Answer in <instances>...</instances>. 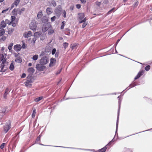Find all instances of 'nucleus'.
<instances>
[{"label":"nucleus","instance_id":"1","mask_svg":"<svg viewBox=\"0 0 152 152\" xmlns=\"http://www.w3.org/2000/svg\"><path fill=\"white\" fill-rule=\"evenodd\" d=\"M78 20L79 21V23H81L86 21V17H85L84 13H81L78 14Z\"/></svg>","mask_w":152,"mask_h":152},{"label":"nucleus","instance_id":"2","mask_svg":"<svg viewBox=\"0 0 152 152\" xmlns=\"http://www.w3.org/2000/svg\"><path fill=\"white\" fill-rule=\"evenodd\" d=\"M51 27V26L50 23H45L43 25L42 31L43 32L45 33Z\"/></svg>","mask_w":152,"mask_h":152},{"label":"nucleus","instance_id":"3","mask_svg":"<svg viewBox=\"0 0 152 152\" xmlns=\"http://www.w3.org/2000/svg\"><path fill=\"white\" fill-rule=\"evenodd\" d=\"M3 132L4 133H7L11 128V124L10 122L7 123L3 127Z\"/></svg>","mask_w":152,"mask_h":152},{"label":"nucleus","instance_id":"4","mask_svg":"<svg viewBox=\"0 0 152 152\" xmlns=\"http://www.w3.org/2000/svg\"><path fill=\"white\" fill-rule=\"evenodd\" d=\"M121 100L119 99L118 101V104L119 105V108L118 111V115L117 118V122H116V131H115V134H116L117 133V130L118 128V119H119V111H120V105H121Z\"/></svg>","mask_w":152,"mask_h":152},{"label":"nucleus","instance_id":"5","mask_svg":"<svg viewBox=\"0 0 152 152\" xmlns=\"http://www.w3.org/2000/svg\"><path fill=\"white\" fill-rule=\"evenodd\" d=\"M62 8L61 6H58L55 10L54 12L57 15V18H58L61 15V11Z\"/></svg>","mask_w":152,"mask_h":152},{"label":"nucleus","instance_id":"6","mask_svg":"<svg viewBox=\"0 0 152 152\" xmlns=\"http://www.w3.org/2000/svg\"><path fill=\"white\" fill-rule=\"evenodd\" d=\"M49 61V59L46 56H44L41 59L40 63L42 65H45Z\"/></svg>","mask_w":152,"mask_h":152},{"label":"nucleus","instance_id":"7","mask_svg":"<svg viewBox=\"0 0 152 152\" xmlns=\"http://www.w3.org/2000/svg\"><path fill=\"white\" fill-rule=\"evenodd\" d=\"M44 65H42L41 64H37L36 65V68L39 71H42L45 68V66H43Z\"/></svg>","mask_w":152,"mask_h":152},{"label":"nucleus","instance_id":"8","mask_svg":"<svg viewBox=\"0 0 152 152\" xmlns=\"http://www.w3.org/2000/svg\"><path fill=\"white\" fill-rule=\"evenodd\" d=\"M6 59L4 58V56L2 54H0V61H2V63L1 64V66L2 68L4 66V64L6 61Z\"/></svg>","mask_w":152,"mask_h":152},{"label":"nucleus","instance_id":"9","mask_svg":"<svg viewBox=\"0 0 152 152\" xmlns=\"http://www.w3.org/2000/svg\"><path fill=\"white\" fill-rule=\"evenodd\" d=\"M34 81V79L33 77L31 76H29V75L27 77V80L26 81V83L27 85L28 82H29L31 84Z\"/></svg>","mask_w":152,"mask_h":152},{"label":"nucleus","instance_id":"10","mask_svg":"<svg viewBox=\"0 0 152 152\" xmlns=\"http://www.w3.org/2000/svg\"><path fill=\"white\" fill-rule=\"evenodd\" d=\"M6 111V108L5 107L1 108L0 110V119L2 118V117L5 114Z\"/></svg>","mask_w":152,"mask_h":152},{"label":"nucleus","instance_id":"11","mask_svg":"<svg viewBox=\"0 0 152 152\" xmlns=\"http://www.w3.org/2000/svg\"><path fill=\"white\" fill-rule=\"evenodd\" d=\"M32 35V33L30 31H28L27 32H25L23 34V36L26 38H28Z\"/></svg>","mask_w":152,"mask_h":152},{"label":"nucleus","instance_id":"12","mask_svg":"<svg viewBox=\"0 0 152 152\" xmlns=\"http://www.w3.org/2000/svg\"><path fill=\"white\" fill-rule=\"evenodd\" d=\"M14 49L16 51H19L21 49V46L20 45H14Z\"/></svg>","mask_w":152,"mask_h":152},{"label":"nucleus","instance_id":"13","mask_svg":"<svg viewBox=\"0 0 152 152\" xmlns=\"http://www.w3.org/2000/svg\"><path fill=\"white\" fill-rule=\"evenodd\" d=\"M144 71L143 70L140 71L139 72L137 75L135 77L134 80H136L139 78L144 73Z\"/></svg>","mask_w":152,"mask_h":152},{"label":"nucleus","instance_id":"14","mask_svg":"<svg viewBox=\"0 0 152 152\" xmlns=\"http://www.w3.org/2000/svg\"><path fill=\"white\" fill-rule=\"evenodd\" d=\"M56 60L53 58H51L50 59V63L49 64V66L50 67H52L53 66L56 62Z\"/></svg>","mask_w":152,"mask_h":152},{"label":"nucleus","instance_id":"15","mask_svg":"<svg viewBox=\"0 0 152 152\" xmlns=\"http://www.w3.org/2000/svg\"><path fill=\"white\" fill-rule=\"evenodd\" d=\"M30 27L31 29L32 30H35L37 26L35 24H34L33 23H31L30 24Z\"/></svg>","mask_w":152,"mask_h":152},{"label":"nucleus","instance_id":"16","mask_svg":"<svg viewBox=\"0 0 152 152\" xmlns=\"http://www.w3.org/2000/svg\"><path fill=\"white\" fill-rule=\"evenodd\" d=\"M6 24L4 20L1 21L0 25V29H3L6 26Z\"/></svg>","mask_w":152,"mask_h":152},{"label":"nucleus","instance_id":"17","mask_svg":"<svg viewBox=\"0 0 152 152\" xmlns=\"http://www.w3.org/2000/svg\"><path fill=\"white\" fill-rule=\"evenodd\" d=\"M113 141V140H112L106 146H105L103 148H102L98 152H105L106 149L107 148V147L106 146L108 145H110V144L111 142Z\"/></svg>","mask_w":152,"mask_h":152},{"label":"nucleus","instance_id":"18","mask_svg":"<svg viewBox=\"0 0 152 152\" xmlns=\"http://www.w3.org/2000/svg\"><path fill=\"white\" fill-rule=\"evenodd\" d=\"M10 92L9 91V89L8 88H6L5 93L4 95V97L5 99L6 98L7 96Z\"/></svg>","mask_w":152,"mask_h":152},{"label":"nucleus","instance_id":"19","mask_svg":"<svg viewBox=\"0 0 152 152\" xmlns=\"http://www.w3.org/2000/svg\"><path fill=\"white\" fill-rule=\"evenodd\" d=\"M52 9L50 7H48L46 9V12L47 14L50 15L52 13Z\"/></svg>","mask_w":152,"mask_h":152},{"label":"nucleus","instance_id":"20","mask_svg":"<svg viewBox=\"0 0 152 152\" xmlns=\"http://www.w3.org/2000/svg\"><path fill=\"white\" fill-rule=\"evenodd\" d=\"M37 36H34L33 38H31L30 39H31V42L33 44H34L37 40Z\"/></svg>","mask_w":152,"mask_h":152},{"label":"nucleus","instance_id":"21","mask_svg":"<svg viewBox=\"0 0 152 152\" xmlns=\"http://www.w3.org/2000/svg\"><path fill=\"white\" fill-rule=\"evenodd\" d=\"M13 63V61H12L9 67V69L11 70H13L14 69V66Z\"/></svg>","mask_w":152,"mask_h":152},{"label":"nucleus","instance_id":"22","mask_svg":"<svg viewBox=\"0 0 152 152\" xmlns=\"http://www.w3.org/2000/svg\"><path fill=\"white\" fill-rule=\"evenodd\" d=\"M28 72L31 74H33L34 71V70L33 68L32 67L29 68L28 69Z\"/></svg>","mask_w":152,"mask_h":152},{"label":"nucleus","instance_id":"23","mask_svg":"<svg viewBox=\"0 0 152 152\" xmlns=\"http://www.w3.org/2000/svg\"><path fill=\"white\" fill-rule=\"evenodd\" d=\"M42 11L40 10L38 13L37 17L38 19H40L42 18Z\"/></svg>","mask_w":152,"mask_h":152},{"label":"nucleus","instance_id":"24","mask_svg":"<svg viewBox=\"0 0 152 152\" xmlns=\"http://www.w3.org/2000/svg\"><path fill=\"white\" fill-rule=\"evenodd\" d=\"M25 10V8H22L21 9L18 10V14L20 15H21L23 12Z\"/></svg>","mask_w":152,"mask_h":152},{"label":"nucleus","instance_id":"25","mask_svg":"<svg viewBox=\"0 0 152 152\" xmlns=\"http://www.w3.org/2000/svg\"><path fill=\"white\" fill-rule=\"evenodd\" d=\"M54 30L52 29V28L51 27V28H50L48 30V34L51 35L54 32Z\"/></svg>","mask_w":152,"mask_h":152},{"label":"nucleus","instance_id":"26","mask_svg":"<svg viewBox=\"0 0 152 152\" xmlns=\"http://www.w3.org/2000/svg\"><path fill=\"white\" fill-rule=\"evenodd\" d=\"M15 61L17 63H20L22 62V59L20 57H18L15 59Z\"/></svg>","mask_w":152,"mask_h":152},{"label":"nucleus","instance_id":"27","mask_svg":"<svg viewBox=\"0 0 152 152\" xmlns=\"http://www.w3.org/2000/svg\"><path fill=\"white\" fill-rule=\"evenodd\" d=\"M42 21L43 23H45L48 22V19L45 17H43L42 20Z\"/></svg>","mask_w":152,"mask_h":152},{"label":"nucleus","instance_id":"28","mask_svg":"<svg viewBox=\"0 0 152 152\" xmlns=\"http://www.w3.org/2000/svg\"><path fill=\"white\" fill-rule=\"evenodd\" d=\"M39 57V56L37 55H35L34 56L32 57V59L34 61H36L37 60Z\"/></svg>","mask_w":152,"mask_h":152},{"label":"nucleus","instance_id":"29","mask_svg":"<svg viewBox=\"0 0 152 152\" xmlns=\"http://www.w3.org/2000/svg\"><path fill=\"white\" fill-rule=\"evenodd\" d=\"M66 35L69 36L70 34L69 32V29L67 28L66 30V31L65 32Z\"/></svg>","mask_w":152,"mask_h":152},{"label":"nucleus","instance_id":"30","mask_svg":"<svg viewBox=\"0 0 152 152\" xmlns=\"http://www.w3.org/2000/svg\"><path fill=\"white\" fill-rule=\"evenodd\" d=\"M42 98L43 97L42 96H41L38 98H36L34 99V101L36 102H38L41 100L42 99Z\"/></svg>","mask_w":152,"mask_h":152},{"label":"nucleus","instance_id":"31","mask_svg":"<svg viewBox=\"0 0 152 152\" xmlns=\"http://www.w3.org/2000/svg\"><path fill=\"white\" fill-rule=\"evenodd\" d=\"M5 30L4 29H1L0 30V37L2 36L5 33Z\"/></svg>","mask_w":152,"mask_h":152},{"label":"nucleus","instance_id":"32","mask_svg":"<svg viewBox=\"0 0 152 152\" xmlns=\"http://www.w3.org/2000/svg\"><path fill=\"white\" fill-rule=\"evenodd\" d=\"M20 0H15L13 3L15 4L16 6H17V5L19 4Z\"/></svg>","mask_w":152,"mask_h":152},{"label":"nucleus","instance_id":"33","mask_svg":"<svg viewBox=\"0 0 152 152\" xmlns=\"http://www.w3.org/2000/svg\"><path fill=\"white\" fill-rule=\"evenodd\" d=\"M136 85V84L135 82H134L131 84H130L129 87L128 88V90L130 89V88L134 87Z\"/></svg>","mask_w":152,"mask_h":152},{"label":"nucleus","instance_id":"34","mask_svg":"<svg viewBox=\"0 0 152 152\" xmlns=\"http://www.w3.org/2000/svg\"><path fill=\"white\" fill-rule=\"evenodd\" d=\"M12 12L14 15H17V13H18V10L16 9H14L12 11Z\"/></svg>","mask_w":152,"mask_h":152},{"label":"nucleus","instance_id":"35","mask_svg":"<svg viewBox=\"0 0 152 152\" xmlns=\"http://www.w3.org/2000/svg\"><path fill=\"white\" fill-rule=\"evenodd\" d=\"M13 45V44L12 43H11L10 45H9L8 47V49L10 50H12V47Z\"/></svg>","mask_w":152,"mask_h":152},{"label":"nucleus","instance_id":"36","mask_svg":"<svg viewBox=\"0 0 152 152\" xmlns=\"http://www.w3.org/2000/svg\"><path fill=\"white\" fill-rule=\"evenodd\" d=\"M36 113V109H34L33 110V113L32 115V118H34L35 117Z\"/></svg>","mask_w":152,"mask_h":152},{"label":"nucleus","instance_id":"37","mask_svg":"<svg viewBox=\"0 0 152 152\" xmlns=\"http://www.w3.org/2000/svg\"><path fill=\"white\" fill-rule=\"evenodd\" d=\"M27 83V85L26 83V82H25L24 83V84L26 86H27V87H31L32 86V84L31 83H30L29 82H28V83Z\"/></svg>","mask_w":152,"mask_h":152},{"label":"nucleus","instance_id":"38","mask_svg":"<svg viewBox=\"0 0 152 152\" xmlns=\"http://www.w3.org/2000/svg\"><path fill=\"white\" fill-rule=\"evenodd\" d=\"M51 4L54 7H55L56 5V1L53 0L51 1Z\"/></svg>","mask_w":152,"mask_h":152},{"label":"nucleus","instance_id":"39","mask_svg":"<svg viewBox=\"0 0 152 152\" xmlns=\"http://www.w3.org/2000/svg\"><path fill=\"white\" fill-rule=\"evenodd\" d=\"M41 32H35L34 33V36H37V35L40 36L41 34Z\"/></svg>","mask_w":152,"mask_h":152},{"label":"nucleus","instance_id":"40","mask_svg":"<svg viewBox=\"0 0 152 152\" xmlns=\"http://www.w3.org/2000/svg\"><path fill=\"white\" fill-rule=\"evenodd\" d=\"M83 23L82 25V28H83L84 27H85L87 25V23L86 22V21H85L84 22H83Z\"/></svg>","mask_w":152,"mask_h":152},{"label":"nucleus","instance_id":"41","mask_svg":"<svg viewBox=\"0 0 152 152\" xmlns=\"http://www.w3.org/2000/svg\"><path fill=\"white\" fill-rule=\"evenodd\" d=\"M6 23H7L9 25H10L11 23V22L8 19H6L5 20Z\"/></svg>","mask_w":152,"mask_h":152},{"label":"nucleus","instance_id":"42","mask_svg":"<svg viewBox=\"0 0 152 152\" xmlns=\"http://www.w3.org/2000/svg\"><path fill=\"white\" fill-rule=\"evenodd\" d=\"M68 44L66 42H65L63 44V46L64 48L66 49L68 46Z\"/></svg>","mask_w":152,"mask_h":152},{"label":"nucleus","instance_id":"43","mask_svg":"<svg viewBox=\"0 0 152 152\" xmlns=\"http://www.w3.org/2000/svg\"><path fill=\"white\" fill-rule=\"evenodd\" d=\"M150 66L148 65L145 67V70H146V71H148L150 69Z\"/></svg>","mask_w":152,"mask_h":152},{"label":"nucleus","instance_id":"44","mask_svg":"<svg viewBox=\"0 0 152 152\" xmlns=\"http://www.w3.org/2000/svg\"><path fill=\"white\" fill-rule=\"evenodd\" d=\"M11 23H12V22H13L15 20V16H12L11 17Z\"/></svg>","mask_w":152,"mask_h":152},{"label":"nucleus","instance_id":"45","mask_svg":"<svg viewBox=\"0 0 152 152\" xmlns=\"http://www.w3.org/2000/svg\"><path fill=\"white\" fill-rule=\"evenodd\" d=\"M64 18H66V13L65 10H64L62 12Z\"/></svg>","mask_w":152,"mask_h":152},{"label":"nucleus","instance_id":"46","mask_svg":"<svg viewBox=\"0 0 152 152\" xmlns=\"http://www.w3.org/2000/svg\"><path fill=\"white\" fill-rule=\"evenodd\" d=\"M64 21H63L62 23V25L61 27V29H62L64 28Z\"/></svg>","mask_w":152,"mask_h":152},{"label":"nucleus","instance_id":"47","mask_svg":"<svg viewBox=\"0 0 152 152\" xmlns=\"http://www.w3.org/2000/svg\"><path fill=\"white\" fill-rule=\"evenodd\" d=\"M5 145V143H3L0 146V148H1V149H2L4 147V146Z\"/></svg>","mask_w":152,"mask_h":152},{"label":"nucleus","instance_id":"48","mask_svg":"<svg viewBox=\"0 0 152 152\" xmlns=\"http://www.w3.org/2000/svg\"><path fill=\"white\" fill-rule=\"evenodd\" d=\"M125 152H132L131 150L129 149L125 148L124 149Z\"/></svg>","mask_w":152,"mask_h":152},{"label":"nucleus","instance_id":"49","mask_svg":"<svg viewBox=\"0 0 152 152\" xmlns=\"http://www.w3.org/2000/svg\"><path fill=\"white\" fill-rule=\"evenodd\" d=\"M56 18V17L55 16H54L53 17H52L51 18V21L53 22L54 21Z\"/></svg>","mask_w":152,"mask_h":152},{"label":"nucleus","instance_id":"50","mask_svg":"<svg viewBox=\"0 0 152 152\" xmlns=\"http://www.w3.org/2000/svg\"><path fill=\"white\" fill-rule=\"evenodd\" d=\"M9 9V8H7L6 9L3 10L1 12L2 13H5Z\"/></svg>","mask_w":152,"mask_h":152},{"label":"nucleus","instance_id":"51","mask_svg":"<svg viewBox=\"0 0 152 152\" xmlns=\"http://www.w3.org/2000/svg\"><path fill=\"white\" fill-rule=\"evenodd\" d=\"M6 39V38L4 36H3L1 38V41H4Z\"/></svg>","mask_w":152,"mask_h":152},{"label":"nucleus","instance_id":"52","mask_svg":"<svg viewBox=\"0 0 152 152\" xmlns=\"http://www.w3.org/2000/svg\"><path fill=\"white\" fill-rule=\"evenodd\" d=\"M115 9L114 8H113L111 10L107 12L108 14H110L112 12H114V10Z\"/></svg>","mask_w":152,"mask_h":152},{"label":"nucleus","instance_id":"53","mask_svg":"<svg viewBox=\"0 0 152 152\" xmlns=\"http://www.w3.org/2000/svg\"><path fill=\"white\" fill-rule=\"evenodd\" d=\"M56 49L55 48H54L53 49L52 51V54L53 55L56 52Z\"/></svg>","mask_w":152,"mask_h":152},{"label":"nucleus","instance_id":"54","mask_svg":"<svg viewBox=\"0 0 152 152\" xmlns=\"http://www.w3.org/2000/svg\"><path fill=\"white\" fill-rule=\"evenodd\" d=\"M95 3L98 6H99L101 4V2H100L96 1L95 2Z\"/></svg>","mask_w":152,"mask_h":152},{"label":"nucleus","instance_id":"55","mask_svg":"<svg viewBox=\"0 0 152 152\" xmlns=\"http://www.w3.org/2000/svg\"><path fill=\"white\" fill-rule=\"evenodd\" d=\"M61 69H60V70H58L57 72L56 73V75H58V74H59L60 72H61Z\"/></svg>","mask_w":152,"mask_h":152},{"label":"nucleus","instance_id":"56","mask_svg":"<svg viewBox=\"0 0 152 152\" xmlns=\"http://www.w3.org/2000/svg\"><path fill=\"white\" fill-rule=\"evenodd\" d=\"M26 45L24 43H23L22 45V48H26Z\"/></svg>","mask_w":152,"mask_h":152},{"label":"nucleus","instance_id":"57","mask_svg":"<svg viewBox=\"0 0 152 152\" xmlns=\"http://www.w3.org/2000/svg\"><path fill=\"white\" fill-rule=\"evenodd\" d=\"M26 76V75L25 73H23L21 76V77L22 78H24Z\"/></svg>","mask_w":152,"mask_h":152},{"label":"nucleus","instance_id":"58","mask_svg":"<svg viewBox=\"0 0 152 152\" xmlns=\"http://www.w3.org/2000/svg\"><path fill=\"white\" fill-rule=\"evenodd\" d=\"M80 7H81V6L80 4H77L76 5V7L78 9H79L80 8Z\"/></svg>","mask_w":152,"mask_h":152},{"label":"nucleus","instance_id":"59","mask_svg":"<svg viewBox=\"0 0 152 152\" xmlns=\"http://www.w3.org/2000/svg\"><path fill=\"white\" fill-rule=\"evenodd\" d=\"M15 4L13 3L12 4L11 6L10 9H12L14 7Z\"/></svg>","mask_w":152,"mask_h":152},{"label":"nucleus","instance_id":"60","mask_svg":"<svg viewBox=\"0 0 152 152\" xmlns=\"http://www.w3.org/2000/svg\"><path fill=\"white\" fill-rule=\"evenodd\" d=\"M40 140V137H38L36 140V142H38Z\"/></svg>","mask_w":152,"mask_h":152},{"label":"nucleus","instance_id":"61","mask_svg":"<svg viewBox=\"0 0 152 152\" xmlns=\"http://www.w3.org/2000/svg\"><path fill=\"white\" fill-rule=\"evenodd\" d=\"M138 4V2L136 1L135 2L134 6L135 7H137V6Z\"/></svg>","mask_w":152,"mask_h":152},{"label":"nucleus","instance_id":"62","mask_svg":"<svg viewBox=\"0 0 152 152\" xmlns=\"http://www.w3.org/2000/svg\"><path fill=\"white\" fill-rule=\"evenodd\" d=\"M80 1L83 3H85L86 2V0H80Z\"/></svg>","mask_w":152,"mask_h":152},{"label":"nucleus","instance_id":"63","mask_svg":"<svg viewBox=\"0 0 152 152\" xmlns=\"http://www.w3.org/2000/svg\"><path fill=\"white\" fill-rule=\"evenodd\" d=\"M12 26L13 27H15L16 26V24L15 23H12Z\"/></svg>","mask_w":152,"mask_h":152},{"label":"nucleus","instance_id":"64","mask_svg":"<svg viewBox=\"0 0 152 152\" xmlns=\"http://www.w3.org/2000/svg\"><path fill=\"white\" fill-rule=\"evenodd\" d=\"M120 40V39H118L117 40V41L116 42V45L118 44V42H119Z\"/></svg>","mask_w":152,"mask_h":152}]
</instances>
